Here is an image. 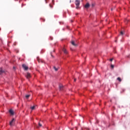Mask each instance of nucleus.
<instances>
[{"instance_id":"2eb2a0df","label":"nucleus","mask_w":130,"mask_h":130,"mask_svg":"<svg viewBox=\"0 0 130 130\" xmlns=\"http://www.w3.org/2000/svg\"><path fill=\"white\" fill-rule=\"evenodd\" d=\"M29 97H30V95H25V98H26V99H28V98H29Z\"/></svg>"},{"instance_id":"1a4fd4ad","label":"nucleus","mask_w":130,"mask_h":130,"mask_svg":"<svg viewBox=\"0 0 130 130\" xmlns=\"http://www.w3.org/2000/svg\"><path fill=\"white\" fill-rule=\"evenodd\" d=\"M62 51L64 52V53H66V54H67L68 51H67V49H66V48H63L62 49Z\"/></svg>"},{"instance_id":"9d476101","label":"nucleus","mask_w":130,"mask_h":130,"mask_svg":"<svg viewBox=\"0 0 130 130\" xmlns=\"http://www.w3.org/2000/svg\"><path fill=\"white\" fill-rule=\"evenodd\" d=\"M3 73H5V71L3 70L2 68L0 69V75H2V74H3Z\"/></svg>"},{"instance_id":"9b49d317","label":"nucleus","mask_w":130,"mask_h":130,"mask_svg":"<svg viewBox=\"0 0 130 130\" xmlns=\"http://www.w3.org/2000/svg\"><path fill=\"white\" fill-rule=\"evenodd\" d=\"M36 107V106H34L33 107H31L30 109H31V110H34L35 109Z\"/></svg>"},{"instance_id":"f8f14e48","label":"nucleus","mask_w":130,"mask_h":130,"mask_svg":"<svg viewBox=\"0 0 130 130\" xmlns=\"http://www.w3.org/2000/svg\"><path fill=\"white\" fill-rule=\"evenodd\" d=\"M117 80L119 81V82H121V78H120V77H118L117 78Z\"/></svg>"},{"instance_id":"423d86ee","label":"nucleus","mask_w":130,"mask_h":130,"mask_svg":"<svg viewBox=\"0 0 130 130\" xmlns=\"http://www.w3.org/2000/svg\"><path fill=\"white\" fill-rule=\"evenodd\" d=\"M90 7V4H89V3H87L85 5V9H88V8Z\"/></svg>"},{"instance_id":"f257e3e1","label":"nucleus","mask_w":130,"mask_h":130,"mask_svg":"<svg viewBox=\"0 0 130 130\" xmlns=\"http://www.w3.org/2000/svg\"><path fill=\"white\" fill-rule=\"evenodd\" d=\"M75 4L76 6V9H77V10L80 9V4H81V1L80 0H76Z\"/></svg>"},{"instance_id":"a211bd4d","label":"nucleus","mask_w":130,"mask_h":130,"mask_svg":"<svg viewBox=\"0 0 130 130\" xmlns=\"http://www.w3.org/2000/svg\"><path fill=\"white\" fill-rule=\"evenodd\" d=\"M110 61H112V60H113V58H111L110 59Z\"/></svg>"},{"instance_id":"b1692460","label":"nucleus","mask_w":130,"mask_h":130,"mask_svg":"<svg viewBox=\"0 0 130 130\" xmlns=\"http://www.w3.org/2000/svg\"><path fill=\"white\" fill-rule=\"evenodd\" d=\"M13 45L15 46V45H16V43H14Z\"/></svg>"},{"instance_id":"bb28decb","label":"nucleus","mask_w":130,"mask_h":130,"mask_svg":"<svg viewBox=\"0 0 130 130\" xmlns=\"http://www.w3.org/2000/svg\"><path fill=\"white\" fill-rule=\"evenodd\" d=\"M53 2H54V0H52V2L53 3Z\"/></svg>"},{"instance_id":"4be33fe9","label":"nucleus","mask_w":130,"mask_h":130,"mask_svg":"<svg viewBox=\"0 0 130 130\" xmlns=\"http://www.w3.org/2000/svg\"><path fill=\"white\" fill-rule=\"evenodd\" d=\"M77 81V79H74V82H76Z\"/></svg>"},{"instance_id":"412c9836","label":"nucleus","mask_w":130,"mask_h":130,"mask_svg":"<svg viewBox=\"0 0 130 130\" xmlns=\"http://www.w3.org/2000/svg\"><path fill=\"white\" fill-rule=\"evenodd\" d=\"M48 0H45V2H46V4H47V1H48Z\"/></svg>"},{"instance_id":"f03ea898","label":"nucleus","mask_w":130,"mask_h":130,"mask_svg":"<svg viewBox=\"0 0 130 130\" xmlns=\"http://www.w3.org/2000/svg\"><path fill=\"white\" fill-rule=\"evenodd\" d=\"M25 77L27 79H30L31 78V74L29 73H27Z\"/></svg>"},{"instance_id":"f3484780","label":"nucleus","mask_w":130,"mask_h":130,"mask_svg":"<svg viewBox=\"0 0 130 130\" xmlns=\"http://www.w3.org/2000/svg\"><path fill=\"white\" fill-rule=\"evenodd\" d=\"M120 35H123V32L121 31L120 32Z\"/></svg>"},{"instance_id":"dca6fc26","label":"nucleus","mask_w":130,"mask_h":130,"mask_svg":"<svg viewBox=\"0 0 130 130\" xmlns=\"http://www.w3.org/2000/svg\"><path fill=\"white\" fill-rule=\"evenodd\" d=\"M39 126H40V127H41V126H42V124H41V123L39 122Z\"/></svg>"},{"instance_id":"0eeeda50","label":"nucleus","mask_w":130,"mask_h":130,"mask_svg":"<svg viewBox=\"0 0 130 130\" xmlns=\"http://www.w3.org/2000/svg\"><path fill=\"white\" fill-rule=\"evenodd\" d=\"M13 122H15V119L14 118L12 119L11 121L10 122V125H13Z\"/></svg>"},{"instance_id":"ddd939ff","label":"nucleus","mask_w":130,"mask_h":130,"mask_svg":"<svg viewBox=\"0 0 130 130\" xmlns=\"http://www.w3.org/2000/svg\"><path fill=\"white\" fill-rule=\"evenodd\" d=\"M54 70L56 71L57 72V71H58V69L57 68H56V67H54Z\"/></svg>"},{"instance_id":"39448f33","label":"nucleus","mask_w":130,"mask_h":130,"mask_svg":"<svg viewBox=\"0 0 130 130\" xmlns=\"http://www.w3.org/2000/svg\"><path fill=\"white\" fill-rule=\"evenodd\" d=\"M37 60H38V62H43V61L41 60V59L39 58V57L37 58Z\"/></svg>"},{"instance_id":"6ab92c4d","label":"nucleus","mask_w":130,"mask_h":130,"mask_svg":"<svg viewBox=\"0 0 130 130\" xmlns=\"http://www.w3.org/2000/svg\"><path fill=\"white\" fill-rule=\"evenodd\" d=\"M111 68H112V69H113V68H114V66L113 65L111 66Z\"/></svg>"},{"instance_id":"6e6552de","label":"nucleus","mask_w":130,"mask_h":130,"mask_svg":"<svg viewBox=\"0 0 130 130\" xmlns=\"http://www.w3.org/2000/svg\"><path fill=\"white\" fill-rule=\"evenodd\" d=\"M9 113L11 114V115H14V111L13 110L11 109L9 110Z\"/></svg>"},{"instance_id":"20e7f679","label":"nucleus","mask_w":130,"mask_h":130,"mask_svg":"<svg viewBox=\"0 0 130 130\" xmlns=\"http://www.w3.org/2000/svg\"><path fill=\"white\" fill-rule=\"evenodd\" d=\"M71 44H72V45H73V46H75V47L78 46V45L77 44H75V41H72L71 42Z\"/></svg>"},{"instance_id":"4468645a","label":"nucleus","mask_w":130,"mask_h":130,"mask_svg":"<svg viewBox=\"0 0 130 130\" xmlns=\"http://www.w3.org/2000/svg\"><path fill=\"white\" fill-rule=\"evenodd\" d=\"M62 88H63V86H59V89L61 91V90H62Z\"/></svg>"},{"instance_id":"aec40b11","label":"nucleus","mask_w":130,"mask_h":130,"mask_svg":"<svg viewBox=\"0 0 130 130\" xmlns=\"http://www.w3.org/2000/svg\"><path fill=\"white\" fill-rule=\"evenodd\" d=\"M49 6L51 8H52V6H51V4H50Z\"/></svg>"},{"instance_id":"5701e85b","label":"nucleus","mask_w":130,"mask_h":130,"mask_svg":"<svg viewBox=\"0 0 130 130\" xmlns=\"http://www.w3.org/2000/svg\"><path fill=\"white\" fill-rule=\"evenodd\" d=\"M77 15H79V13H76V15L77 16Z\"/></svg>"},{"instance_id":"a878e982","label":"nucleus","mask_w":130,"mask_h":130,"mask_svg":"<svg viewBox=\"0 0 130 130\" xmlns=\"http://www.w3.org/2000/svg\"><path fill=\"white\" fill-rule=\"evenodd\" d=\"M92 7H94V4H92Z\"/></svg>"},{"instance_id":"393cba45","label":"nucleus","mask_w":130,"mask_h":130,"mask_svg":"<svg viewBox=\"0 0 130 130\" xmlns=\"http://www.w3.org/2000/svg\"><path fill=\"white\" fill-rule=\"evenodd\" d=\"M111 11H113V8L111 9Z\"/></svg>"},{"instance_id":"7ed1b4c3","label":"nucleus","mask_w":130,"mask_h":130,"mask_svg":"<svg viewBox=\"0 0 130 130\" xmlns=\"http://www.w3.org/2000/svg\"><path fill=\"white\" fill-rule=\"evenodd\" d=\"M22 68H23L25 71H27V70H28V67L25 64H22Z\"/></svg>"}]
</instances>
